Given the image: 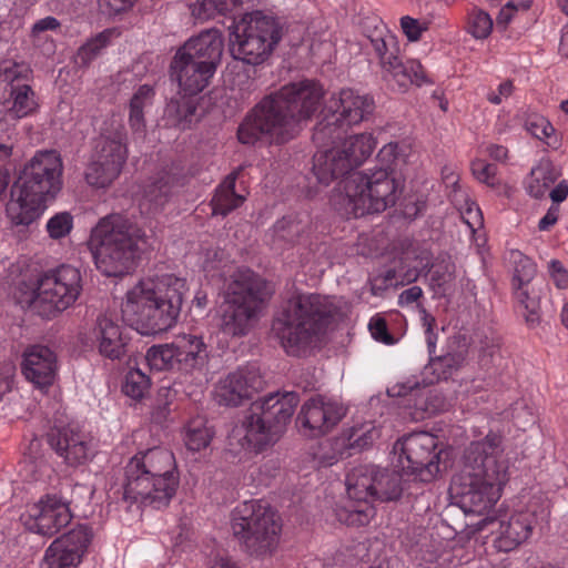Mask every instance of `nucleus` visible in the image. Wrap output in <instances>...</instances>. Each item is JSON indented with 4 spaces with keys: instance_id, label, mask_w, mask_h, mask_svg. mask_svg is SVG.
I'll return each mask as SVG.
<instances>
[{
    "instance_id": "obj_61",
    "label": "nucleus",
    "mask_w": 568,
    "mask_h": 568,
    "mask_svg": "<svg viewBox=\"0 0 568 568\" xmlns=\"http://www.w3.org/2000/svg\"><path fill=\"white\" fill-rule=\"evenodd\" d=\"M417 392H419V383L418 382H406L403 384L394 385L392 388L388 389V394L390 396H407V395H414Z\"/></svg>"
},
{
    "instance_id": "obj_12",
    "label": "nucleus",
    "mask_w": 568,
    "mask_h": 568,
    "mask_svg": "<svg viewBox=\"0 0 568 568\" xmlns=\"http://www.w3.org/2000/svg\"><path fill=\"white\" fill-rule=\"evenodd\" d=\"M231 528L243 551L250 556L262 557L276 549L282 521L268 504L250 500L234 508L231 514Z\"/></svg>"
},
{
    "instance_id": "obj_23",
    "label": "nucleus",
    "mask_w": 568,
    "mask_h": 568,
    "mask_svg": "<svg viewBox=\"0 0 568 568\" xmlns=\"http://www.w3.org/2000/svg\"><path fill=\"white\" fill-rule=\"evenodd\" d=\"M47 442L72 467L85 464L93 456L91 442L71 425L52 427L47 434Z\"/></svg>"
},
{
    "instance_id": "obj_21",
    "label": "nucleus",
    "mask_w": 568,
    "mask_h": 568,
    "mask_svg": "<svg viewBox=\"0 0 568 568\" xmlns=\"http://www.w3.org/2000/svg\"><path fill=\"white\" fill-rule=\"evenodd\" d=\"M72 519L69 504L57 495H45L33 504L24 518L28 530L51 537L65 527Z\"/></svg>"
},
{
    "instance_id": "obj_10",
    "label": "nucleus",
    "mask_w": 568,
    "mask_h": 568,
    "mask_svg": "<svg viewBox=\"0 0 568 568\" xmlns=\"http://www.w3.org/2000/svg\"><path fill=\"white\" fill-rule=\"evenodd\" d=\"M335 203L343 207L345 215L358 219L394 206L404 185L390 171L371 170L369 174L353 172L338 182Z\"/></svg>"
},
{
    "instance_id": "obj_60",
    "label": "nucleus",
    "mask_w": 568,
    "mask_h": 568,
    "mask_svg": "<svg viewBox=\"0 0 568 568\" xmlns=\"http://www.w3.org/2000/svg\"><path fill=\"white\" fill-rule=\"evenodd\" d=\"M60 26H61V23L57 18H54L52 16H48L45 18L38 20L32 26L30 36L32 38H38L41 33H43L45 31H53V30L59 29Z\"/></svg>"
},
{
    "instance_id": "obj_36",
    "label": "nucleus",
    "mask_w": 568,
    "mask_h": 568,
    "mask_svg": "<svg viewBox=\"0 0 568 568\" xmlns=\"http://www.w3.org/2000/svg\"><path fill=\"white\" fill-rule=\"evenodd\" d=\"M10 99L6 100L8 108V115L12 119H21L36 112L38 109V102L36 92L29 84L11 85Z\"/></svg>"
},
{
    "instance_id": "obj_32",
    "label": "nucleus",
    "mask_w": 568,
    "mask_h": 568,
    "mask_svg": "<svg viewBox=\"0 0 568 568\" xmlns=\"http://www.w3.org/2000/svg\"><path fill=\"white\" fill-rule=\"evenodd\" d=\"M199 98L178 91L170 98L164 109L166 123L185 130L190 128L197 110Z\"/></svg>"
},
{
    "instance_id": "obj_39",
    "label": "nucleus",
    "mask_w": 568,
    "mask_h": 568,
    "mask_svg": "<svg viewBox=\"0 0 568 568\" xmlns=\"http://www.w3.org/2000/svg\"><path fill=\"white\" fill-rule=\"evenodd\" d=\"M499 357V346L488 337L480 341L478 365L484 374L481 379L487 386H494L497 381L496 358Z\"/></svg>"
},
{
    "instance_id": "obj_30",
    "label": "nucleus",
    "mask_w": 568,
    "mask_h": 568,
    "mask_svg": "<svg viewBox=\"0 0 568 568\" xmlns=\"http://www.w3.org/2000/svg\"><path fill=\"white\" fill-rule=\"evenodd\" d=\"M312 229V219L306 212L291 213L277 220L272 227V241L281 247H290L305 241Z\"/></svg>"
},
{
    "instance_id": "obj_33",
    "label": "nucleus",
    "mask_w": 568,
    "mask_h": 568,
    "mask_svg": "<svg viewBox=\"0 0 568 568\" xmlns=\"http://www.w3.org/2000/svg\"><path fill=\"white\" fill-rule=\"evenodd\" d=\"M125 133L123 130H115L112 135L102 134L95 143L93 158L101 162H113L118 169L122 170L126 161Z\"/></svg>"
},
{
    "instance_id": "obj_31",
    "label": "nucleus",
    "mask_w": 568,
    "mask_h": 568,
    "mask_svg": "<svg viewBox=\"0 0 568 568\" xmlns=\"http://www.w3.org/2000/svg\"><path fill=\"white\" fill-rule=\"evenodd\" d=\"M469 342L465 334H456L448 339L447 352L440 356H433L429 365L438 378L447 379L457 372L466 361Z\"/></svg>"
},
{
    "instance_id": "obj_47",
    "label": "nucleus",
    "mask_w": 568,
    "mask_h": 568,
    "mask_svg": "<svg viewBox=\"0 0 568 568\" xmlns=\"http://www.w3.org/2000/svg\"><path fill=\"white\" fill-rule=\"evenodd\" d=\"M468 32L475 39H486L493 30L491 17L481 9H473L468 17Z\"/></svg>"
},
{
    "instance_id": "obj_64",
    "label": "nucleus",
    "mask_w": 568,
    "mask_h": 568,
    "mask_svg": "<svg viewBox=\"0 0 568 568\" xmlns=\"http://www.w3.org/2000/svg\"><path fill=\"white\" fill-rule=\"evenodd\" d=\"M423 296V290L419 286H412L403 291L398 296V305L405 306L417 302Z\"/></svg>"
},
{
    "instance_id": "obj_38",
    "label": "nucleus",
    "mask_w": 568,
    "mask_h": 568,
    "mask_svg": "<svg viewBox=\"0 0 568 568\" xmlns=\"http://www.w3.org/2000/svg\"><path fill=\"white\" fill-rule=\"evenodd\" d=\"M121 170L113 162L105 163L91 156V161L85 170V181L89 185L97 189H104L120 175Z\"/></svg>"
},
{
    "instance_id": "obj_56",
    "label": "nucleus",
    "mask_w": 568,
    "mask_h": 568,
    "mask_svg": "<svg viewBox=\"0 0 568 568\" xmlns=\"http://www.w3.org/2000/svg\"><path fill=\"white\" fill-rule=\"evenodd\" d=\"M369 331L372 336L386 345L395 343L394 336L388 332L387 323L383 317H374L369 322Z\"/></svg>"
},
{
    "instance_id": "obj_18",
    "label": "nucleus",
    "mask_w": 568,
    "mask_h": 568,
    "mask_svg": "<svg viewBox=\"0 0 568 568\" xmlns=\"http://www.w3.org/2000/svg\"><path fill=\"white\" fill-rule=\"evenodd\" d=\"M81 290L80 271L71 265H61L38 278L33 300L48 305L49 313H61L77 301Z\"/></svg>"
},
{
    "instance_id": "obj_58",
    "label": "nucleus",
    "mask_w": 568,
    "mask_h": 568,
    "mask_svg": "<svg viewBox=\"0 0 568 568\" xmlns=\"http://www.w3.org/2000/svg\"><path fill=\"white\" fill-rule=\"evenodd\" d=\"M399 274L395 268H388L383 274H378L376 276V282L379 280L383 281V285H377V283H371V291L374 295H382L383 292L388 290L390 286H395V283L398 281Z\"/></svg>"
},
{
    "instance_id": "obj_37",
    "label": "nucleus",
    "mask_w": 568,
    "mask_h": 568,
    "mask_svg": "<svg viewBox=\"0 0 568 568\" xmlns=\"http://www.w3.org/2000/svg\"><path fill=\"white\" fill-rule=\"evenodd\" d=\"M213 430L207 420L202 416L191 418L184 427V443L189 450L200 452L206 448L212 438Z\"/></svg>"
},
{
    "instance_id": "obj_15",
    "label": "nucleus",
    "mask_w": 568,
    "mask_h": 568,
    "mask_svg": "<svg viewBox=\"0 0 568 568\" xmlns=\"http://www.w3.org/2000/svg\"><path fill=\"white\" fill-rule=\"evenodd\" d=\"M376 146L372 134L352 135L344 141L342 148L317 151L313 156L312 173L318 183L328 185L337 179H345L371 156Z\"/></svg>"
},
{
    "instance_id": "obj_4",
    "label": "nucleus",
    "mask_w": 568,
    "mask_h": 568,
    "mask_svg": "<svg viewBox=\"0 0 568 568\" xmlns=\"http://www.w3.org/2000/svg\"><path fill=\"white\" fill-rule=\"evenodd\" d=\"M63 163L55 150L37 151L20 170L6 212L14 226L28 227L40 219L62 189Z\"/></svg>"
},
{
    "instance_id": "obj_44",
    "label": "nucleus",
    "mask_w": 568,
    "mask_h": 568,
    "mask_svg": "<svg viewBox=\"0 0 568 568\" xmlns=\"http://www.w3.org/2000/svg\"><path fill=\"white\" fill-rule=\"evenodd\" d=\"M379 437V432L372 425L353 427L346 436V446L355 452H362L373 445Z\"/></svg>"
},
{
    "instance_id": "obj_5",
    "label": "nucleus",
    "mask_w": 568,
    "mask_h": 568,
    "mask_svg": "<svg viewBox=\"0 0 568 568\" xmlns=\"http://www.w3.org/2000/svg\"><path fill=\"white\" fill-rule=\"evenodd\" d=\"M185 282L168 277L163 285L141 281L131 288L122 303L123 320L142 335L166 332L178 321L183 303Z\"/></svg>"
},
{
    "instance_id": "obj_48",
    "label": "nucleus",
    "mask_w": 568,
    "mask_h": 568,
    "mask_svg": "<svg viewBox=\"0 0 568 568\" xmlns=\"http://www.w3.org/2000/svg\"><path fill=\"white\" fill-rule=\"evenodd\" d=\"M73 229V216L70 212H58L51 216L45 225L48 235L52 240H61L68 236Z\"/></svg>"
},
{
    "instance_id": "obj_34",
    "label": "nucleus",
    "mask_w": 568,
    "mask_h": 568,
    "mask_svg": "<svg viewBox=\"0 0 568 568\" xmlns=\"http://www.w3.org/2000/svg\"><path fill=\"white\" fill-rule=\"evenodd\" d=\"M348 129L334 112L328 111L314 126L312 140L318 148L325 149L341 141Z\"/></svg>"
},
{
    "instance_id": "obj_49",
    "label": "nucleus",
    "mask_w": 568,
    "mask_h": 568,
    "mask_svg": "<svg viewBox=\"0 0 568 568\" xmlns=\"http://www.w3.org/2000/svg\"><path fill=\"white\" fill-rule=\"evenodd\" d=\"M172 187L168 179L161 178L149 184L144 191L145 199L154 205L155 209L162 207L170 199Z\"/></svg>"
},
{
    "instance_id": "obj_1",
    "label": "nucleus",
    "mask_w": 568,
    "mask_h": 568,
    "mask_svg": "<svg viewBox=\"0 0 568 568\" xmlns=\"http://www.w3.org/2000/svg\"><path fill=\"white\" fill-rule=\"evenodd\" d=\"M324 89L315 80L291 82L261 99L237 129L242 144L283 145L294 140L323 104Z\"/></svg>"
},
{
    "instance_id": "obj_29",
    "label": "nucleus",
    "mask_w": 568,
    "mask_h": 568,
    "mask_svg": "<svg viewBox=\"0 0 568 568\" xmlns=\"http://www.w3.org/2000/svg\"><path fill=\"white\" fill-rule=\"evenodd\" d=\"M536 523V514L530 509L513 514L507 520H499L497 530L499 550L508 552L525 542L530 537Z\"/></svg>"
},
{
    "instance_id": "obj_41",
    "label": "nucleus",
    "mask_w": 568,
    "mask_h": 568,
    "mask_svg": "<svg viewBox=\"0 0 568 568\" xmlns=\"http://www.w3.org/2000/svg\"><path fill=\"white\" fill-rule=\"evenodd\" d=\"M112 34L113 31L106 29L88 40L78 49L75 63L80 68H88L90 63L100 55L101 51L108 47Z\"/></svg>"
},
{
    "instance_id": "obj_51",
    "label": "nucleus",
    "mask_w": 568,
    "mask_h": 568,
    "mask_svg": "<svg viewBox=\"0 0 568 568\" xmlns=\"http://www.w3.org/2000/svg\"><path fill=\"white\" fill-rule=\"evenodd\" d=\"M517 301L525 307L524 314L526 323L530 327H536L540 323L539 303L536 298L530 297L528 292L521 288H514Z\"/></svg>"
},
{
    "instance_id": "obj_17",
    "label": "nucleus",
    "mask_w": 568,
    "mask_h": 568,
    "mask_svg": "<svg viewBox=\"0 0 568 568\" xmlns=\"http://www.w3.org/2000/svg\"><path fill=\"white\" fill-rule=\"evenodd\" d=\"M399 452L398 463L404 473L422 483L433 481L439 473L442 449L437 438L426 432L410 434L394 446Z\"/></svg>"
},
{
    "instance_id": "obj_19",
    "label": "nucleus",
    "mask_w": 568,
    "mask_h": 568,
    "mask_svg": "<svg viewBox=\"0 0 568 568\" xmlns=\"http://www.w3.org/2000/svg\"><path fill=\"white\" fill-rule=\"evenodd\" d=\"M346 415V408L338 402L316 395L301 407L296 424L304 434L318 437L329 433Z\"/></svg>"
},
{
    "instance_id": "obj_45",
    "label": "nucleus",
    "mask_w": 568,
    "mask_h": 568,
    "mask_svg": "<svg viewBox=\"0 0 568 568\" xmlns=\"http://www.w3.org/2000/svg\"><path fill=\"white\" fill-rule=\"evenodd\" d=\"M32 73L30 64L24 61L3 60L0 62V78L10 83V87L16 85L14 82L20 80H30Z\"/></svg>"
},
{
    "instance_id": "obj_26",
    "label": "nucleus",
    "mask_w": 568,
    "mask_h": 568,
    "mask_svg": "<svg viewBox=\"0 0 568 568\" xmlns=\"http://www.w3.org/2000/svg\"><path fill=\"white\" fill-rule=\"evenodd\" d=\"M214 73L213 69L187 59H179L175 54L169 68L170 80L178 84L179 90L196 98L210 84Z\"/></svg>"
},
{
    "instance_id": "obj_62",
    "label": "nucleus",
    "mask_w": 568,
    "mask_h": 568,
    "mask_svg": "<svg viewBox=\"0 0 568 568\" xmlns=\"http://www.w3.org/2000/svg\"><path fill=\"white\" fill-rule=\"evenodd\" d=\"M136 0H100V6L108 8L109 14H118L130 9Z\"/></svg>"
},
{
    "instance_id": "obj_11",
    "label": "nucleus",
    "mask_w": 568,
    "mask_h": 568,
    "mask_svg": "<svg viewBox=\"0 0 568 568\" xmlns=\"http://www.w3.org/2000/svg\"><path fill=\"white\" fill-rule=\"evenodd\" d=\"M298 403L296 392H274L253 402L243 420L244 435L239 440L241 447L261 453L278 442Z\"/></svg>"
},
{
    "instance_id": "obj_40",
    "label": "nucleus",
    "mask_w": 568,
    "mask_h": 568,
    "mask_svg": "<svg viewBox=\"0 0 568 568\" xmlns=\"http://www.w3.org/2000/svg\"><path fill=\"white\" fill-rule=\"evenodd\" d=\"M152 95L153 89L148 84H143L136 90L130 100L129 123L134 132L142 133L145 130L143 110Z\"/></svg>"
},
{
    "instance_id": "obj_42",
    "label": "nucleus",
    "mask_w": 568,
    "mask_h": 568,
    "mask_svg": "<svg viewBox=\"0 0 568 568\" xmlns=\"http://www.w3.org/2000/svg\"><path fill=\"white\" fill-rule=\"evenodd\" d=\"M511 261L515 265L513 276V288H521L529 284L536 275V265L528 256L519 251H513Z\"/></svg>"
},
{
    "instance_id": "obj_28",
    "label": "nucleus",
    "mask_w": 568,
    "mask_h": 568,
    "mask_svg": "<svg viewBox=\"0 0 568 568\" xmlns=\"http://www.w3.org/2000/svg\"><path fill=\"white\" fill-rule=\"evenodd\" d=\"M93 336L103 357L115 361L128 354L130 336L126 329L108 316L98 317Z\"/></svg>"
},
{
    "instance_id": "obj_9",
    "label": "nucleus",
    "mask_w": 568,
    "mask_h": 568,
    "mask_svg": "<svg viewBox=\"0 0 568 568\" xmlns=\"http://www.w3.org/2000/svg\"><path fill=\"white\" fill-rule=\"evenodd\" d=\"M273 291L266 280L251 270L232 276L220 306V329L229 336L248 334Z\"/></svg>"
},
{
    "instance_id": "obj_43",
    "label": "nucleus",
    "mask_w": 568,
    "mask_h": 568,
    "mask_svg": "<svg viewBox=\"0 0 568 568\" xmlns=\"http://www.w3.org/2000/svg\"><path fill=\"white\" fill-rule=\"evenodd\" d=\"M150 386V377L139 368H133L125 374L122 392L128 397L140 400L149 392Z\"/></svg>"
},
{
    "instance_id": "obj_59",
    "label": "nucleus",
    "mask_w": 568,
    "mask_h": 568,
    "mask_svg": "<svg viewBox=\"0 0 568 568\" xmlns=\"http://www.w3.org/2000/svg\"><path fill=\"white\" fill-rule=\"evenodd\" d=\"M549 273L555 284L559 288L568 287V271L564 267L562 263L558 260H551L549 263Z\"/></svg>"
},
{
    "instance_id": "obj_53",
    "label": "nucleus",
    "mask_w": 568,
    "mask_h": 568,
    "mask_svg": "<svg viewBox=\"0 0 568 568\" xmlns=\"http://www.w3.org/2000/svg\"><path fill=\"white\" fill-rule=\"evenodd\" d=\"M471 173L476 180L486 185L494 187L497 185V168L494 164L487 163L484 160H474L471 162Z\"/></svg>"
},
{
    "instance_id": "obj_6",
    "label": "nucleus",
    "mask_w": 568,
    "mask_h": 568,
    "mask_svg": "<svg viewBox=\"0 0 568 568\" xmlns=\"http://www.w3.org/2000/svg\"><path fill=\"white\" fill-rule=\"evenodd\" d=\"M179 475L172 452L153 447L134 455L125 466L123 498L155 509L166 507L176 493Z\"/></svg>"
},
{
    "instance_id": "obj_14",
    "label": "nucleus",
    "mask_w": 568,
    "mask_h": 568,
    "mask_svg": "<svg viewBox=\"0 0 568 568\" xmlns=\"http://www.w3.org/2000/svg\"><path fill=\"white\" fill-rule=\"evenodd\" d=\"M365 38L369 41L379 65L383 78L393 82L399 91H406L410 84L420 87L430 82L419 61L410 60L403 63L399 59V45L397 38L390 33L387 27L378 19L365 24Z\"/></svg>"
},
{
    "instance_id": "obj_46",
    "label": "nucleus",
    "mask_w": 568,
    "mask_h": 568,
    "mask_svg": "<svg viewBox=\"0 0 568 568\" xmlns=\"http://www.w3.org/2000/svg\"><path fill=\"white\" fill-rule=\"evenodd\" d=\"M554 182L555 176H552L551 171L548 168L540 166L531 171L527 191L532 197L542 199Z\"/></svg>"
},
{
    "instance_id": "obj_25",
    "label": "nucleus",
    "mask_w": 568,
    "mask_h": 568,
    "mask_svg": "<svg viewBox=\"0 0 568 568\" xmlns=\"http://www.w3.org/2000/svg\"><path fill=\"white\" fill-rule=\"evenodd\" d=\"M223 53V38L216 29H209L190 38L181 45L175 55L187 59L216 71Z\"/></svg>"
},
{
    "instance_id": "obj_2",
    "label": "nucleus",
    "mask_w": 568,
    "mask_h": 568,
    "mask_svg": "<svg viewBox=\"0 0 568 568\" xmlns=\"http://www.w3.org/2000/svg\"><path fill=\"white\" fill-rule=\"evenodd\" d=\"M501 436L493 432L464 450L462 469L450 483L452 496L466 514L481 515L500 498L508 481V462Z\"/></svg>"
},
{
    "instance_id": "obj_8",
    "label": "nucleus",
    "mask_w": 568,
    "mask_h": 568,
    "mask_svg": "<svg viewBox=\"0 0 568 568\" xmlns=\"http://www.w3.org/2000/svg\"><path fill=\"white\" fill-rule=\"evenodd\" d=\"M349 505L337 510L338 520L347 526L367 525L375 516L372 500H398L404 491L402 475L393 469L373 465L354 467L346 476Z\"/></svg>"
},
{
    "instance_id": "obj_57",
    "label": "nucleus",
    "mask_w": 568,
    "mask_h": 568,
    "mask_svg": "<svg viewBox=\"0 0 568 568\" xmlns=\"http://www.w3.org/2000/svg\"><path fill=\"white\" fill-rule=\"evenodd\" d=\"M400 27L404 34L412 42L418 41L422 38V33L427 30V27L422 24L417 19L409 16L400 18Z\"/></svg>"
},
{
    "instance_id": "obj_20",
    "label": "nucleus",
    "mask_w": 568,
    "mask_h": 568,
    "mask_svg": "<svg viewBox=\"0 0 568 568\" xmlns=\"http://www.w3.org/2000/svg\"><path fill=\"white\" fill-rule=\"evenodd\" d=\"M264 387V379L254 365L239 367L220 379L215 387L219 405L239 407Z\"/></svg>"
},
{
    "instance_id": "obj_52",
    "label": "nucleus",
    "mask_w": 568,
    "mask_h": 568,
    "mask_svg": "<svg viewBox=\"0 0 568 568\" xmlns=\"http://www.w3.org/2000/svg\"><path fill=\"white\" fill-rule=\"evenodd\" d=\"M429 286L435 294L445 295L446 285L453 280V273L449 264H442L429 270Z\"/></svg>"
},
{
    "instance_id": "obj_24",
    "label": "nucleus",
    "mask_w": 568,
    "mask_h": 568,
    "mask_svg": "<svg viewBox=\"0 0 568 568\" xmlns=\"http://www.w3.org/2000/svg\"><path fill=\"white\" fill-rule=\"evenodd\" d=\"M21 369L26 378L37 387H49L58 369L57 354L45 345H29L22 354Z\"/></svg>"
},
{
    "instance_id": "obj_22",
    "label": "nucleus",
    "mask_w": 568,
    "mask_h": 568,
    "mask_svg": "<svg viewBox=\"0 0 568 568\" xmlns=\"http://www.w3.org/2000/svg\"><path fill=\"white\" fill-rule=\"evenodd\" d=\"M92 536V530L88 526L78 525L49 546L43 565L47 568H75L81 562Z\"/></svg>"
},
{
    "instance_id": "obj_16",
    "label": "nucleus",
    "mask_w": 568,
    "mask_h": 568,
    "mask_svg": "<svg viewBox=\"0 0 568 568\" xmlns=\"http://www.w3.org/2000/svg\"><path fill=\"white\" fill-rule=\"evenodd\" d=\"M145 361L151 369L171 371L192 374L202 372L209 364V351L203 338L184 334L170 344L151 346L145 354Z\"/></svg>"
},
{
    "instance_id": "obj_3",
    "label": "nucleus",
    "mask_w": 568,
    "mask_h": 568,
    "mask_svg": "<svg viewBox=\"0 0 568 568\" xmlns=\"http://www.w3.org/2000/svg\"><path fill=\"white\" fill-rule=\"evenodd\" d=\"M339 311L328 296L296 294L274 317L272 331L287 355L306 357L322 344Z\"/></svg>"
},
{
    "instance_id": "obj_27",
    "label": "nucleus",
    "mask_w": 568,
    "mask_h": 568,
    "mask_svg": "<svg viewBox=\"0 0 568 568\" xmlns=\"http://www.w3.org/2000/svg\"><path fill=\"white\" fill-rule=\"evenodd\" d=\"M374 100L368 95H359L352 89H343L338 97H332L327 110L352 128L366 120L374 111Z\"/></svg>"
},
{
    "instance_id": "obj_55",
    "label": "nucleus",
    "mask_w": 568,
    "mask_h": 568,
    "mask_svg": "<svg viewBox=\"0 0 568 568\" xmlns=\"http://www.w3.org/2000/svg\"><path fill=\"white\" fill-rule=\"evenodd\" d=\"M398 144L397 143H387L385 144L377 153V162L381 164L375 170H386L395 173V162L398 155Z\"/></svg>"
},
{
    "instance_id": "obj_35",
    "label": "nucleus",
    "mask_w": 568,
    "mask_h": 568,
    "mask_svg": "<svg viewBox=\"0 0 568 568\" xmlns=\"http://www.w3.org/2000/svg\"><path fill=\"white\" fill-rule=\"evenodd\" d=\"M235 182L236 173H231L216 189L211 201L214 215L226 216L243 204L245 197L235 192Z\"/></svg>"
},
{
    "instance_id": "obj_50",
    "label": "nucleus",
    "mask_w": 568,
    "mask_h": 568,
    "mask_svg": "<svg viewBox=\"0 0 568 568\" xmlns=\"http://www.w3.org/2000/svg\"><path fill=\"white\" fill-rule=\"evenodd\" d=\"M175 397V392L168 387H161L158 390L156 399L152 410V418L156 423L166 420L171 413V404Z\"/></svg>"
},
{
    "instance_id": "obj_54",
    "label": "nucleus",
    "mask_w": 568,
    "mask_h": 568,
    "mask_svg": "<svg viewBox=\"0 0 568 568\" xmlns=\"http://www.w3.org/2000/svg\"><path fill=\"white\" fill-rule=\"evenodd\" d=\"M526 130L535 138L544 140L549 138L555 129L551 123L540 115H530L525 122Z\"/></svg>"
},
{
    "instance_id": "obj_13",
    "label": "nucleus",
    "mask_w": 568,
    "mask_h": 568,
    "mask_svg": "<svg viewBox=\"0 0 568 568\" xmlns=\"http://www.w3.org/2000/svg\"><path fill=\"white\" fill-rule=\"evenodd\" d=\"M227 29L232 57L251 65L263 63L283 36L281 21L260 11L233 19Z\"/></svg>"
},
{
    "instance_id": "obj_7",
    "label": "nucleus",
    "mask_w": 568,
    "mask_h": 568,
    "mask_svg": "<svg viewBox=\"0 0 568 568\" xmlns=\"http://www.w3.org/2000/svg\"><path fill=\"white\" fill-rule=\"evenodd\" d=\"M143 230L128 216L111 213L100 219L91 231L90 244L98 270L111 277L129 274L135 264Z\"/></svg>"
},
{
    "instance_id": "obj_63",
    "label": "nucleus",
    "mask_w": 568,
    "mask_h": 568,
    "mask_svg": "<svg viewBox=\"0 0 568 568\" xmlns=\"http://www.w3.org/2000/svg\"><path fill=\"white\" fill-rule=\"evenodd\" d=\"M207 568H239L236 562L226 554H214L207 562Z\"/></svg>"
}]
</instances>
